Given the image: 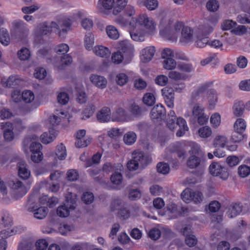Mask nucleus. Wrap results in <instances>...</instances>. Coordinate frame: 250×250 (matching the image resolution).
Returning a JSON list of instances; mask_svg holds the SVG:
<instances>
[{"label":"nucleus","mask_w":250,"mask_h":250,"mask_svg":"<svg viewBox=\"0 0 250 250\" xmlns=\"http://www.w3.org/2000/svg\"><path fill=\"white\" fill-rule=\"evenodd\" d=\"M70 26L71 22L69 20H60L57 22L55 21L44 22L40 23L36 27L34 30V35L36 38L37 39L41 36L54 32L59 37H62L67 33L70 29Z\"/></svg>","instance_id":"nucleus-1"},{"label":"nucleus","mask_w":250,"mask_h":250,"mask_svg":"<svg viewBox=\"0 0 250 250\" xmlns=\"http://www.w3.org/2000/svg\"><path fill=\"white\" fill-rule=\"evenodd\" d=\"M173 20H163L160 22V35L164 38L175 41L178 38L177 33L185 27L182 22L177 21L173 24Z\"/></svg>","instance_id":"nucleus-2"},{"label":"nucleus","mask_w":250,"mask_h":250,"mask_svg":"<svg viewBox=\"0 0 250 250\" xmlns=\"http://www.w3.org/2000/svg\"><path fill=\"white\" fill-rule=\"evenodd\" d=\"M189 153L190 156L187 162L188 167L191 169H202L205 167L206 156L198 145H193L189 150Z\"/></svg>","instance_id":"nucleus-3"},{"label":"nucleus","mask_w":250,"mask_h":250,"mask_svg":"<svg viewBox=\"0 0 250 250\" xmlns=\"http://www.w3.org/2000/svg\"><path fill=\"white\" fill-rule=\"evenodd\" d=\"M205 108L200 104H195L192 108L193 116L197 119L198 124L200 125L205 124L208 121V116L205 113Z\"/></svg>","instance_id":"nucleus-4"},{"label":"nucleus","mask_w":250,"mask_h":250,"mask_svg":"<svg viewBox=\"0 0 250 250\" xmlns=\"http://www.w3.org/2000/svg\"><path fill=\"white\" fill-rule=\"evenodd\" d=\"M209 169L211 175L219 176L223 180H227L229 176L228 169L218 163H212L209 166Z\"/></svg>","instance_id":"nucleus-5"},{"label":"nucleus","mask_w":250,"mask_h":250,"mask_svg":"<svg viewBox=\"0 0 250 250\" xmlns=\"http://www.w3.org/2000/svg\"><path fill=\"white\" fill-rule=\"evenodd\" d=\"M9 185L14 190V194L16 198L23 196L26 194L28 190V188L24 184L18 179L10 181L9 183Z\"/></svg>","instance_id":"nucleus-6"},{"label":"nucleus","mask_w":250,"mask_h":250,"mask_svg":"<svg viewBox=\"0 0 250 250\" xmlns=\"http://www.w3.org/2000/svg\"><path fill=\"white\" fill-rule=\"evenodd\" d=\"M12 26L15 35L19 38L26 35L28 33L29 30L26 24L21 20L14 21Z\"/></svg>","instance_id":"nucleus-7"},{"label":"nucleus","mask_w":250,"mask_h":250,"mask_svg":"<svg viewBox=\"0 0 250 250\" xmlns=\"http://www.w3.org/2000/svg\"><path fill=\"white\" fill-rule=\"evenodd\" d=\"M137 22L139 24L144 26L150 34H153L155 31L156 24L152 19L146 15H140L138 19Z\"/></svg>","instance_id":"nucleus-8"},{"label":"nucleus","mask_w":250,"mask_h":250,"mask_svg":"<svg viewBox=\"0 0 250 250\" xmlns=\"http://www.w3.org/2000/svg\"><path fill=\"white\" fill-rule=\"evenodd\" d=\"M162 93L167 106L170 108L174 107V93L172 88L165 87L162 89Z\"/></svg>","instance_id":"nucleus-9"},{"label":"nucleus","mask_w":250,"mask_h":250,"mask_svg":"<svg viewBox=\"0 0 250 250\" xmlns=\"http://www.w3.org/2000/svg\"><path fill=\"white\" fill-rule=\"evenodd\" d=\"M181 36L180 38V42L183 44H187L192 42L193 30L189 27L186 26L181 30Z\"/></svg>","instance_id":"nucleus-10"},{"label":"nucleus","mask_w":250,"mask_h":250,"mask_svg":"<svg viewBox=\"0 0 250 250\" xmlns=\"http://www.w3.org/2000/svg\"><path fill=\"white\" fill-rule=\"evenodd\" d=\"M132 159L143 167L146 165L149 161V158L145 154L144 152L140 150H135L132 153Z\"/></svg>","instance_id":"nucleus-11"},{"label":"nucleus","mask_w":250,"mask_h":250,"mask_svg":"<svg viewBox=\"0 0 250 250\" xmlns=\"http://www.w3.org/2000/svg\"><path fill=\"white\" fill-rule=\"evenodd\" d=\"M97 120L100 123H105L112 120L111 110L107 107H104L96 114Z\"/></svg>","instance_id":"nucleus-12"},{"label":"nucleus","mask_w":250,"mask_h":250,"mask_svg":"<svg viewBox=\"0 0 250 250\" xmlns=\"http://www.w3.org/2000/svg\"><path fill=\"white\" fill-rule=\"evenodd\" d=\"M17 167L19 177L24 180L27 179L30 175V171L25 161H19L17 164Z\"/></svg>","instance_id":"nucleus-13"},{"label":"nucleus","mask_w":250,"mask_h":250,"mask_svg":"<svg viewBox=\"0 0 250 250\" xmlns=\"http://www.w3.org/2000/svg\"><path fill=\"white\" fill-rule=\"evenodd\" d=\"M166 114V111L165 107L161 104H158L152 108L150 116L152 119H156L165 117Z\"/></svg>","instance_id":"nucleus-14"},{"label":"nucleus","mask_w":250,"mask_h":250,"mask_svg":"<svg viewBox=\"0 0 250 250\" xmlns=\"http://www.w3.org/2000/svg\"><path fill=\"white\" fill-rule=\"evenodd\" d=\"M91 82L100 89H104L107 85V80L103 76L92 74L89 78Z\"/></svg>","instance_id":"nucleus-15"},{"label":"nucleus","mask_w":250,"mask_h":250,"mask_svg":"<svg viewBox=\"0 0 250 250\" xmlns=\"http://www.w3.org/2000/svg\"><path fill=\"white\" fill-rule=\"evenodd\" d=\"M27 210L30 212H33L34 217L40 220L44 219L48 212L47 208L45 207H41L39 208H36L35 207L28 208Z\"/></svg>","instance_id":"nucleus-16"},{"label":"nucleus","mask_w":250,"mask_h":250,"mask_svg":"<svg viewBox=\"0 0 250 250\" xmlns=\"http://www.w3.org/2000/svg\"><path fill=\"white\" fill-rule=\"evenodd\" d=\"M128 115L126 111L122 107L118 108L112 115V121L113 122H125L128 119Z\"/></svg>","instance_id":"nucleus-17"},{"label":"nucleus","mask_w":250,"mask_h":250,"mask_svg":"<svg viewBox=\"0 0 250 250\" xmlns=\"http://www.w3.org/2000/svg\"><path fill=\"white\" fill-rule=\"evenodd\" d=\"M243 210V206L240 203L231 204L228 209L227 215L230 218H233L240 214Z\"/></svg>","instance_id":"nucleus-18"},{"label":"nucleus","mask_w":250,"mask_h":250,"mask_svg":"<svg viewBox=\"0 0 250 250\" xmlns=\"http://www.w3.org/2000/svg\"><path fill=\"white\" fill-rule=\"evenodd\" d=\"M155 48L154 46L146 47L142 51V60L144 62L150 61L155 53Z\"/></svg>","instance_id":"nucleus-19"},{"label":"nucleus","mask_w":250,"mask_h":250,"mask_svg":"<svg viewBox=\"0 0 250 250\" xmlns=\"http://www.w3.org/2000/svg\"><path fill=\"white\" fill-rule=\"evenodd\" d=\"M118 51L126 55H130L133 51V46L126 41L120 42L118 45Z\"/></svg>","instance_id":"nucleus-20"},{"label":"nucleus","mask_w":250,"mask_h":250,"mask_svg":"<svg viewBox=\"0 0 250 250\" xmlns=\"http://www.w3.org/2000/svg\"><path fill=\"white\" fill-rule=\"evenodd\" d=\"M208 104L209 108H214L218 102V94L213 89L207 90Z\"/></svg>","instance_id":"nucleus-21"},{"label":"nucleus","mask_w":250,"mask_h":250,"mask_svg":"<svg viewBox=\"0 0 250 250\" xmlns=\"http://www.w3.org/2000/svg\"><path fill=\"white\" fill-rule=\"evenodd\" d=\"M93 51L96 55L102 58H107L111 54L109 49L103 45L95 46L93 48Z\"/></svg>","instance_id":"nucleus-22"},{"label":"nucleus","mask_w":250,"mask_h":250,"mask_svg":"<svg viewBox=\"0 0 250 250\" xmlns=\"http://www.w3.org/2000/svg\"><path fill=\"white\" fill-rule=\"evenodd\" d=\"M56 137L55 131L52 129L48 132H44L41 136V140L43 144H48L55 139Z\"/></svg>","instance_id":"nucleus-23"},{"label":"nucleus","mask_w":250,"mask_h":250,"mask_svg":"<svg viewBox=\"0 0 250 250\" xmlns=\"http://www.w3.org/2000/svg\"><path fill=\"white\" fill-rule=\"evenodd\" d=\"M137 3L140 6H145L149 10H153L158 5L157 0H138Z\"/></svg>","instance_id":"nucleus-24"},{"label":"nucleus","mask_w":250,"mask_h":250,"mask_svg":"<svg viewBox=\"0 0 250 250\" xmlns=\"http://www.w3.org/2000/svg\"><path fill=\"white\" fill-rule=\"evenodd\" d=\"M96 106L93 103H89L83 112L82 120H86L92 116L96 110Z\"/></svg>","instance_id":"nucleus-25"},{"label":"nucleus","mask_w":250,"mask_h":250,"mask_svg":"<svg viewBox=\"0 0 250 250\" xmlns=\"http://www.w3.org/2000/svg\"><path fill=\"white\" fill-rule=\"evenodd\" d=\"M209 63H210L212 67H215L218 65L219 63V60L216 57V55L214 54L211 56H209L205 59L202 60L200 62V64L202 66H205Z\"/></svg>","instance_id":"nucleus-26"},{"label":"nucleus","mask_w":250,"mask_h":250,"mask_svg":"<svg viewBox=\"0 0 250 250\" xmlns=\"http://www.w3.org/2000/svg\"><path fill=\"white\" fill-rule=\"evenodd\" d=\"M208 86L207 85H202L194 90L191 94V99L193 100H197L203 96L204 94L207 91Z\"/></svg>","instance_id":"nucleus-27"},{"label":"nucleus","mask_w":250,"mask_h":250,"mask_svg":"<svg viewBox=\"0 0 250 250\" xmlns=\"http://www.w3.org/2000/svg\"><path fill=\"white\" fill-rule=\"evenodd\" d=\"M232 109L235 116L237 117L241 116L245 110V105L243 102L238 101L234 103Z\"/></svg>","instance_id":"nucleus-28"},{"label":"nucleus","mask_w":250,"mask_h":250,"mask_svg":"<svg viewBox=\"0 0 250 250\" xmlns=\"http://www.w3.org/2000/svg\"><path fill=\"white\" fill-rule=\"evenodd\" d=\"M65 205L69 206L70 209H74L75 208L77 196L75 194L71 192L68 193L66 195Z\"/></svg>","instance_id":"nucleus-29"},{"label":"nucleus","mask_w":250,"mask_h":250,"mask_svg":"<svg viewBox=\"0 0 250 250\" xmlns=\"http://www.w3.org/2000/svg\"><path fill=\"white\" fill-rule=\"evenodd\" d=\"M10 42V36L8 31L4 28L0 29V42L3 45H8Z\"/></svg>","instance_id":"nucleus-30"},{"label":"nucleus","mask_w":250,"mask_h":250,"mask_svg":"<svg viewBox=\"0 0 250 250\" xmlns=\"http://www.w3.org/2000/svg\"><path fill=\"white\" fill-rule=\"evenodd\" d=\"M136 134L133 131H129L125 133L124 136V143L127 145H131L136 141Z\"/></svg>","instance_id":"nucleus-31"},{"label":"nucleus","mask_w":250,"mask_h":250,"mask_svg":"<svg viewBox=\"0 0 250 250\" xmlns=\"http://www.w3.org/2000/svg\"><path fill=\"white\" fill-rule=\"evenodd\" d=\"M246 124L242 118L238 119L234 124V130L239 133H243L246 129Z\"/></svg>","instance_id":"nucleus-32"},{"label":"nucleus","mask_w":250,"mask_h":250,"mask_svg":"<svg viewBox=\"0 0 250 250\" xmlns=\"http://www.w3.org/2000/svg\"><path fill=\"white\" fill-rule=\"evenodd\" d=\"M107 36L111 39L117 40L119 37V33L116 28L112 25H108L106 27Z\"/></svg>","instance_id":"nucleus-33"},{"label":"nucleus","mask_w":250,"mask_h":250,"mask_svg":"<svg viewBox=\"0 0 250 250\" xmlns=\"http://www.w3.org/2000/svg\"><path fill=\"white\" fill-rule=\"evenodd\" d=\"M227 142V139L224 136L218 135L214 139L213 145L216 148L224 147Z\"/></svg>","instance_id":"nucleus-34"},{"label":"nucleus","mask_w":250,"mask_h":250,"mask_svg":"<svg viewBox=\"0 0 250 250\" xmlns=\"http://www.w3.org/2000/svg\"><path fill=\"white\" fill-rule=\"evenodd\" d=\"M94 43V35L91 33H88L85 36L84 43L85 48L87 50H90L92 48Z\"/></svg>","instance_id":"nucleus-35"},{"label":"nucleus","mask_w":250,"mask_h":250,"mask_svg":"<svg viewBox=\"0 0 250 250\" xmlns=\"http://www.w3.org/2000/svg\"><path fill=\"white\" fill-rule=\"evenodd\" d=\"M56 154L58 159L61 160H64L66 158V150L63 144L61 143L57 146Z\"/></svg>","instance_id":"nucleus-36"},{"label":"nucleus","mask_w":250,"mask_h":250,"mask_svg":"<svg viewBox=\"0 0 250 250\" xmlns=\"http://www.w3.org/2000/svg\"><path fill=\"white\" fill-rule=\"evenodd\" d=\"M70 210L71 209L69 208V206L64 204L58 208L57 213L60 217H66L69 215Z\"/></svg>","instance_id":"nucleus-37"},{"label":"nucleus","mask_w":250,"mask_h":250,"mask_svg":"<svg viewBox=\"0 0 250 250\" xmlns=\"http://www.w3.org/2000/svg\"><path fill=\"white\" fill-rule=\"evenodd\" d=\"M69 100V97L68 94L63 91L59 92L57 95L58 102L62 105H65L67 104Z\"/></svg>","instance_id":"nucleus-38"},{"label":"nucleus","mask_w":250,"mask_h":250,"mask_svg":"<svg viewBox=\"0 0 250 250\" xmlns=\"http://www.w3.org/2000/svg\"><path fill=\"white\" fill-rule=\"evenodd\" d=\"M143 102L148 106H152L155 102V97L153 94L146 93L143 98Z\"/></svg>","instance_id":"nucleus-39"},{"label":"nucleus","mask_w":250,"mask_h":250,"mask_svg":"<svg viewBox=\"0 0 250 250\" xmlns=\"http://www.w3.org/2000/svg\"><path fill=\"white\" fill-rule=\"evenodd\" d=\"M169 165L167 163L159 162L157 165V170L159 173L167 174L169 173Z\"/></svg>","instance_id":"nucleus-40"},{"label":"nucleus","mask_w":250,"mask_h":250,"mask_svg":"<svg viewBox=\"0 0 250 250\" xmlns=\"http://www.w3.org/2000/svg\"><path fill=\"white\" fill-rule=\"evenodd\" d=\"M23 101L26 103H31L35 99L34 93L30 90L24 91L21 95Z\"/></svg>","instance_id":"nucleus-41"},{"label":"nucleus","mask_w":250,"mask_h":250,"mask_svg":"<svg viewBox=\"0 0 250 250\" xmlns=\"http://www.w3.org/2000/svg\"><path fill=\"white\" fill-rule=\"evenodd\" d=\"M176 152L180 158H185L186 156V146L182 144H177L175 145Z\"/></svg>","instance_id":"nucleus-42"},{"label":"nucleus","mask_w":250,"mask_h":250,"mask_svg":"<svg viewBox=\"0 0 250 250\" xmlns=\"http://www.w3.org/2000/svg\"><path fill=\"white\" fill-rule=\"evenodd\" d=\"M193 193V190L189 188L185 189L181 193L182 200L186 203H189L191 201Z\"/></svg>","instance_id":"nucleus-43"},{"label":"nucleus","mask_w":250,"mask_h":250,"mask_svg":"<svg viewBox=\"0 0 250 250\" xmlns=\"http://www.w3.org/2000/svg\"><path fill=\"white\" fill-rule=\"evenodd\" d=\"M162 63L163 67L167 70H172L174 69L176 66V62L173 59L164 60Z\"/></svg>","instance_id":"nucleus-44"},{"label":"nucleus","mask_w":250,"mask_h":250,"mask_svg":"<svg viewBox=\"0 0 250 250\" xmlns=\"http://www.w3.org/2000/svg\"><path fill=\"white\" fill-rule=\"evenodd\" d=\"M238 173L242 178L247 177L250 174V167L246 165H241L238 168Z\"/></svg>","instance_id":"nucleus-45"},{"label":"nucleus","mask_w":250,"mask_h":250,"mask_svg":"<svg viewBox=\"0 0 250 250\" xmlns=\"http://www.w3.org/2000/svg\"><path fill=\"white\" fill-rule=\"evenodd\" d=\"M61 65L58 66L60 69H63L65 66L69 65L72 62V57L68 54L64 55L61 59Z\"/></svg>","instance_id":"nucleus-46"},{"label":"nucleus","mask_w":250,"mask_h":250,"mask_svg":"<svg viewBox=\"0 0 250 250\" xmlns=\"http://www.w3.org/2000/svg\"><path fill=\"white\" fill-rule=\"evenodd\" d=\"M141 197V191L138 189H130L128 190V198L130 200L134 201Z\"/></svg>","instance_id":"nucleus-47"},{"label":"nucleus","mask_w":250,"mask_h":250,"mask_svg":"<svg viewBox=\"0 0 250 250\" xmlns=\"http://www.w3.org/2000/svg\"><path fill=\"white\" fill-rule=\"evenodd\" d=\"M56 115H54L52 117H50V122L53 125H58L60 121L61 118H63V116H66V113L63 111H58Z\"/></svg>","instance_id":"nucleus-48"},{"label":"nucleus","mask_w":250,"mask_h":250,"mask_svg":"<svg viewBox=\"0 0 250 250\" xmlns=\"http://www.w3.org/2000/svg\"><path fill=\"white\" fill-rule=\"evenodd\" d=\"M18 55L20 60L25 61L29 58L30 53L28 49L26 48H22L19 51Z\"/></svg>","instance_id":"nucleus-49"},{"label":"nucleus","mask_w":250,"mask_h":250,"mask_svg":"<svg viewBox=\"0 0 250 250\" xmlns=\"http://www.w3.org/2000/svg\"><path fill=\"white\" fill-rule=\"evenodd\" d=\"M199 136L202 138H208L209 137L212 133L210 127L208 126H203L198 130Z\"/></svg>","instance_id":"nucleus-50"},{"label":"nucleus","mask_w":250,"mask_h":250,"mask_svg":"<svg viewBox=\"0 0 250 250\" xmlns=\"http://www.w3.org/2000/svg\"><path fill=\"white\" fill-rule=\"evenodd\" d=\"M199 29L203 35H207L213 31V27L212 24L207 23L200 26Z\"/></svg>","instance_id":"nucleus-51"},{"label":"nucleus","mask_w":250,"mask_h":250,"mask_svg":"<svg viewBox=\"0 0 250 250\" xmlns=\"http://www.w3.org/2000/svg\"><path fill=\"white\" fill-rule=\"evenodd\" d=\"M117 83L121 86L125 84L128 81V76L124 73H120L116 76Z\"/></svg>","instance_id":"nucleus-52"},{"label":"nucleus","mask_w":250,"mask_h":250,"mask_svg":"<svg viewBox=\"0 0 250 250\" xmlns=\"http://www.w3.org/2000/svg\"><path fill=\"white\" fill-rule=\"evenodd\" d=\"M168 77L174 81L183 80L185 79V76L176 71H171L168 73Z\"/></svg>","instance_id":"nucleus-53"},{"label":"nucleus","mask_w":250,"mask_h":250,"mask_svg":"<svg viewBox=\"0 0 250 250\" xmlns=\"http://www.w3.org/2000/svg\"><path fill=\"white\" fill-rule=\"evenodd\" d=\"M69 50V46L65 43L58 45L55 48V51L58 54L64 55Z\"/></svg>","instance_id":"nucleus-54"},{"label":"nucleus","mask_w":250,"mask_h":250,"mask_svg":"<svg viewBox=\"0 0 250 250\" xmlns=\"http://www.w3.org/2000/svg\"><path fill=\"white\" fill-rule=\"evenodd\" d=\"M74 229V227L72 225L67 224H61L59 227V231L62 235H65L68 232L72 231Z\"/></svg>","instance_id":"nucleus-55"},{"label":"nucleus","mask_w":250,"mask_h":250,"mask_svg":"<svg viewBox=\"0 0 250 250\" xmlns=\"http://www.w3.org/2000/svg\"><path fill=\"white\" fill-rule=\"evenodd\" d=\"M207 8L209 11H216L219 8V4L216 0H210L206 5Z\"/></svg>","instance_id":"nucleus-56"},{"label":"nucleus","mask_w":250,"mask_h":250,"mask_svg":"<svg viewBox=\"0 0 250 250\" xmlns=\"http://www.w3.org/2000/svg\"><path fill=\"white\" fill-rule=\"evenodd\" d=\"M124 58L123 55L120 51L113 53L111 57L112 62L116 64L120 63Z\"/></svg>","instance_id":"nucleus-57"},{"label":"nucleus","mask_w":250,"mask_h":250,"mask_svg":"<svg viewBox=\"0 0 250 250\" xmlns=\"http://www.w3.org/2000/svg\"><path fill=\"white\" fill-rule=\"evenodd\" d=\"M247 28L245 25H238L233 29L231 32L236 35L241 36L246 33Z\"/></svg>","instance_id":"nucleus-58"},{"label":"nucleus","mask_w":250,"mask_h":250,"mask_svg":"<svg viewBox=\"0 0 250 250\" xmlns=\"http://www.w3.org/2000/svg\"><path fill=\"white\" fill-rule=\"evenodd\" d=\"M148 234L151 239L156 240L160 237L161 231L158 229L153 228L149 231Z\"/></svg>","instance_id":"nucleus-59"},{"label":"nucleus","mask_w":250,"mask_h":250,"mask_svg":"<svg viewBox=\"0 0 250 250\" xmlns=\"http://www.w3.org/2000/svg\"><path fill=\"white\" fill-rule=\"evenodd\" d=\"M111 182L115 185H119L122 181V175L120 173L115 172L110 177Z\"/></svg>","instance_id":"nucleus-60"},{"label":"nucleus","mask_w":250,"mask_h":250,"mask_svg":"<svg viewBox=\"0 0 250 250\" xmlns=\"http://www.w3.org/2000/svg\"><path fill=\"white\" fill-rule=\"evenodd\" d=\"M236 24V23L232 20H225L222 24L221 27L223 30H228L231 29Z\"/></svg>","instance_id":"nucleus-61"},{"label":"nucleus","mask_w":250,"mask_h":250,"mask_svg":"<svg viewBox=\"0 0 250 250\" xmlns=\"http://www.w3.org/2000/svg\"><path fill=\"white\" fill-rule=\"evenodd\" d=\"M79 177L78 172L75 169L69 170L67 172V180L70 181H74L77 180Z\"/></svg>","instance_id":"nucleus-62"},{"label":"nucleus","mask_w":250,"mask_h":250,"mask_svg":"<svg viewBox=\"0 0 250 250\" xmlns=\"http://www.w3.org/2000/svg\"><path fill=\"white\" fill-rule=\"evenodd\" d=\"M210 121L213 126L217 127L220 124V115L217 113L213 114L210 117Z\"/></svg>","instance_id":"nucleus-63"},{"label":"nucleus","mask_w":250,"mask_h":250,"mask_svg":"<svg viewBox=\"0 0 250 250\" xmlns=\"http://www.w3.org/2000/svg\"><path fill=\"white\" fill-rule=\"evenodd\" d=\"M94 195L92 193L86 192L83 193L82 200L86 204H91L94 200Z\"/></svg>","instance_id":"nucleus-64"}]
</instances>
